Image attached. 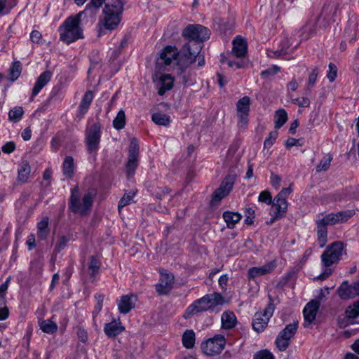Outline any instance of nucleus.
Listing matches in <instances>:
<instances>
[{
	"instance_id": "f257e3e1",
	"label": "nucleus",
	"mask_w": 359,
	"mask_h": 359,
	"mask_svg": "<svg viewBox=\"0 0 359 359\" xmlns=\"http://www.w3.org/2000/svg\"><path fill=\"white\" fill-rule=\"evenodd\" d=\"M210 31L201 25H189L182 31V36L190 40L183 46L185 66L189 67L196 60V57L199 54L201 46L199 42L209 39Z\"/></svg>"
},
{
	"instance_id": "f03ea898",
	"label": "nucleus",
	"mask_w": 359,
	"mask_h": 359,
	"mask_svg": "<svg viewBox=\"0 0 359 359\" xmlns=\"http://www.w3.org/2000/svg\"><path fill=\"white\" fill-rule=\"evenodd\" d=\"M124 3L121 0H106L102 17L98 22V36L104 34V30L115 29L121 20Z\"/></svg>"
},
{
	"instance_id": "7ed1b4c3",
	"label": "nucleus",
	"mask_w": 359,
	"mask_h": 359,
	"mask_svg": "<svg viewBox=\"0 0 359 359\" xmlns=\"http://www.w3.org/2000/svg\"><path fill=\"white\" fill-rule=\"evenodd\" d=\"M292 193L291 187L283 188L275 197L272 201V196L269 191H262L258 197V201L262 203H265L268 205L272 203L271 207V219L269 222L272 224L275 220L281 218L285 214L287 209V203L286 198Z\"/></svg>"
},
{
	"instance_id": "20e7f679",
	"label": "nucleus",
	"mask_w": 359,
	"mask_h": 359,
	"mask_svg": "<svg viewBox=\"0 0 359 359\" xmlns=\"http://www.w3.org/2000/svg\"><path fill=\"white\" fill-rule=\"evenodd\" d=\"M226 301L224 297L218 292L208 294L195 300L185 310L183 317L189 319L208 310H213L216 306L223 305Z\"/></svg>"
},
{
	"instance_id": "39448f33",
	"label": "nucleus",
	"mask_w": 359,
	"mask_h": 359,
	"mask_svg": "<svg viewBox=\"0 0 359 359\" xmlns=\"http://www.w3.org/2000/svg\"><path fill=\"white\" fill-rule=\"evenodd\" d=\"M354 210L340 211L336 213L332 212L326 215L322 219L316 221L318 241L320 248H323L327 241V225H334L338 223L346 222L353 215Z\"/></svg>"
},
{
	"instance_id": "423d86ee",
	"label": "nucleus",
	"mask_w": 359,
	"mask_h": 359,
	"mask_svg": "<svg viewBox=\"0 0 359 359\" xmlns=\"http://www.w3.org/2000/svg\"><path fill=\"white\" fill-rule=\"evenodd\" d=\"M81 15V13L76 17L68 18L60 27V39L67 44L82 38L81 29L79 25Z\"/></svg>"
},
{
	"instance_id": "0eeeda50",
	"label": "nucleus",
	"mask_w": 359,
	"mask_h": 359,
	"mask_svg": "<svg viewBox=\"0 0 359 359\" xmlns=\"http://www.w3.org/2000/svg\"><path fill=\"white\" fill-rule=\"evenodd\" d=\"M71 196L69 199V209L74 213H81L85 215L90 208L93 201V194L90 191L86 192L81 201L79 196V189L75 186L71 190Z\"/></svg>"
},
{
	"instance_id": "6e6552de",
	"label": "nucleus",
	"mask_w": 359,
	"mask_h": 359,
	"mask_svg": "<svg viewBox=\"0 0 359 359\" xmlns=\"http://www.w3.org/2000/svg\"><path fill=\"white\" fill-rule=\"evenodd\" d=\"M184 53L183 48L180 55L179 52L175 47L168 46L163 48L158 59V64L170 66L172 64L176 65L177 69L187 68L185 65Z\"/></svg>"
},
{
	"instance_id": "1a4fd4ad",
	"label": "nucleus",
	"mask_w": 359,
	"mask_h": 359,
	"mask_svg": "<svg viewBox=\"0 0 359 359\" xmlns=\"http://www.w3.org/2000/svg\"><path fill=\"white\" fill-rule=\"evenodd\" d=\"M226 345V339L222 334H217L202 343L203 352L210 356H215L222 353Z\"/></svg>"
},
{
	"instance_id": "9d476101",
	"label": "nucleus",
	"mask_w": 359,
	"mask_h": 359,
	"mask_svg": "<svg viewBox=\"0 0 359 359\" xmlns=\"http://www.w3.org/2000/svg\"><path fill=\"white\" fill-rule=\"evenodd\" d=\"M343 248V244L341 242H334L329 245L321 255L323 266L329 267L337 263L342 255Z\"/></svg>"
},
{
	"instance_id": "9b49d317",
	"label": "nucleus",
	"mask_w": 359,
	"mask_h": 359,
	"mask_svg": "<svg viewBox=\"0 0 359 359\" xmlns=\"http://www.w3.org/2000/svg\"><path fill=\"white\" fill-rule=\"evenodd\" d=\"M297 327L298 321H294L292 323L287 325L285 327L279 332L276 340V344L279 351H284L287 348L290 341L295 334Z\"/></svg>"
},
{
	"instance_id": "f8f14e48",
	"label": "nucleus",
	"mask_w": 359,
	"mask_h": 359,
	"mask_svg": "<svg viewBox=\"0 0 359 359\" xmlns=\"http://www.w3.org/2000/svg\"><path fill=\"white\" fill-rule=\"evenodd\" d=\"M274 311V304L271 300L264 312H257L255 314L252 327L257 332H262L268 325L270 318Z\"/></svg>"
},
{
	"instance_id": "ddd939ff",
	"label": "nucleus",
	"mask_w": 359,
	"mask_h": 359,
	"mask_svg": "<svg viewBox=\"0 0 359 359\" xmlns=\"http://www.w3.org/2000/svg\"><path fill=\"white\" fill-rule=\"evenodd\" d=\"M236 182L235 175H228L222 182L219 188H217L212 196V201L218 203L225 196H226L232 190Z\"/></svg>"
},
{
	"instance_id": "4468645a",
	"label": "nucleus",
	"mask_w": 359,
	"mask_h": 359,
	"mask_svg": "<svg viewBox=\"0 0 359 359\" xmlns=\"http://www.w3.org/2000/svg\"><path fill=\"white\" fill-rule=\"evenodd\" d=\"M100 140V126L93 123L86 132V145L89 151L93 152L98 148Z\"/></svg>"
},
{
	"instance_id": "2eb2a0df",
	"label": "nucleus",
	"mask_w": 359,
	"mask_h": 359,
	"mask_svg": "<svg viewBox=\"0 0 359 359\" xmlns=\"http://www.w3.org/2000/svg\"><path fill=\"white\" fill-rule=\"evenodd\" d=\"M250 103V98L248 96L243 97L236 103V113L239 118L238 123L241 127L246 126L248 123Z\"/></svg>"
},
{
	"instance_id": "dca6fc26",
	"label": "nucleus",
	"mask_w": 359,
	"mask_h": 359,
	"mask_svg": "<svg viewBox=\"0 0 359 359\" xmlns=\"http://www.w3.org/2000/svg\"><path fill=\"white\" fill-rule=\"evenodd\" d=\"M137 297L133 294L122 295L117 300V306L120 313L127 314L135 306Z\"/></svg>"
},
{
	"instance_id": "f3484780",
	"label": "nucleus",
	"mask_w": 359,
	"mask_h": 359,
	"mask_svg": "<svg viewBox=\"0 0 359 359\" xmlns=\"http://www.w3.org/2000/svg\"><path fill=\"white\" fill-rule=\"evenodd\" d=\"M159 283L156 285V290L159 294H166L172 288L174 284V276L167 272L161 273Z\"/></svg>"
},
{
	"instance_id": "a211bd4d",
	"label": "nucleus",
	"mask_w": 359,
	"mask_h": 359,
	"mask_svg": "<svg viewBox=\"0 0 359 359\" xmlns=\"http://www.w3.org/2000/svg\"><path fill=\"white\" fill-rule=\"evenodd\" d=\"M320 306L318 301L311 300L305 306L303 313L304 317V327H309L316 319Z\"/></svg>"
},
{
	"instance_id": "6ab92c4d",
	"label": "nucleus",
	"mask_w": 359,
	"mask_h": 359,
	"mask_svg": "<svg viewBox=\"0 0 359 359\" xmlns=\"http://www.w3.org/2000/svg\"><path fill=\"white\" fill-rule=\"evenodd\" d=\"M276 261L272 260L263 266L249 269L248 275L249 278L254 279L258 276L270 273L276 269Z\"/></svg>"
},
{
	"instance_id": "aec40b11",
	"label": "nucleus",
	"mask_w": 359,
	"mask_h": 359,
	"mask_svg": "<svg viewBox=\"0 0 359 359\" xmlns=\"http://www.w3.org/2000/svg\"><path fill=\"white\" fill-rule=\"evenodd\" d=\"M101 265V259L97 256L92 255L90 257L88 262L87 273L92 283L97 280Z\"/></svg>"
},
{
	"instance_id": "412c9836",
	"label": "nucleus",
	"mask_w": 359,
	"mask_h": 359,
	"mask_svg": "<svg viewBox=\"0 0 359 359\" xmlns=\"http://www.w3.org/2000/svg\"><path fill=\"white\" fill-rule=\"evenodd\" d=\"M125 330L120 318L113 319L110 323H106L104 327L105 334L109 338H115Z\"/></svg>"
},
{
	"instance_id": "4be33fe9",
	"label": "nucleus",
	"mask_w": 359,
	"mask_h": 359,
	"mask_svg": "<svg viewBox=\"0 0 359 359\" xmlns=\"http://www.w3.org/2000/svg\"><path fill=\"white\" fill-rule=\"evenodd\" d=\"M52 73L50 71H45L39 75L32 89L31 99L36 96L41 90L50 81Z\"/></svg>"
},
{
	"instance_id": "5701e85b",
	"label": "nucleus",
	"mask_w": 359,
	"mask_h": 359,
	"mask_svg": "<svg viewBox=\"0 0 359 359\" xmlns=\"http://www.w3.org/2000/svg\"><path fill=\"white\" fill-rule=\"evenodd\" d=\"M339 296L342 299L354 298L358 296L355 285H350L347 281L343 282L337 290Z\"/></svg>"
},
{
	"instance_id": "b1692460",
	"label": "nucleus",
	"mask_w": 359,
	"mask_h": 359,
	"mask_svg": "<svg viewBox=\"0 0 359 359\" xmlns=\"http://www.w3.org/2000/svg\"><path fill=\"white\" fill-rule=\"evenodd\" d=\"M232 53L237 57H243L247 53V43L241 36H236L233 41Z\"/></svg>"
},
{
	"instance_id": "393cba45",
	"label": "nucleus",
	"mask_w": 359,
	"mask_h": 359,
	"mask_svg": "<svg viewBox=\"0 0 359 359\" xmlns=\"http://www.w3.org/2000/svg\"><path fill=\"white\" fill-rule=\"evenodd\" d=\"M62 173L67 179H72L75 172L74 160L72 156H66L62 163Z\"/></svg>"
},
{
	"instance_id": "a878e982",
	"label": "nucleus",
	"mask_w": 359,
	"mask_h": 359,
	"mask_svg": "<svg viewBox=\"0 0 359 359\" xmlns=\"http://www.w3.org/2000/svg\"><path fill=\"white\" fill-rule=\"evenodd\" d=\"M49 218L48 217H43L37 223V236L41 240H45L48 237L50 229H49Z\"/></svg>"
},
{
	"instance_id": "bb28decb",
	"label": "nucleus",
	"mask_w": 359,
	"mask_h": 359,
	"mask_svg": "<svg viewBox=\"0 0 359 359\" xmlns=\"http://www.w3.org/2000/svg\"><path fill=\"white\" fill-rule=\"evenodd\" d=\"M173 78L169 74H165L161 76L159 80L160 87L158 93L159 95H163L165 93L173 87Z\"/></svg>"
},
{
	"instance_id": "cd10ccee",
	"label": "nucleus",
	"mask_w": 359,
	"mask_h": 359,
	"mask_svg": "<svg viewBox=\"0 0 359 359\" xmlns=\"http://www.w3.org/2000/svg\"><path fill=\"white\" fill-rule=\"evenodd\" d=\"M223 218L229 229L234 228L235 225L240 222L242 216L238 212L225 211L223 213Z\"/></svg>"
},
{
	"instance_id": "c85d7f7f",
	"label": "nucleus",
	"mask_w": 359,
	"mask_h": 359,
	"mask_svg": "<svg viewBox=\"0 0 359 359\" xmlns=\"http://www.w3.org/2000/svg\"><path fill=\"white\" fill-rule=\"evenodd\" d=\"M93 97L94 94L93 91L88 90L87 92H86L79 107V114L81 116H83L88 110V108L93 101Z\"/></svg>"
},
{
	"instance_id": "c756f323",
	"label": "nucleus",
	"mask_w": 359,
	"mask_h": 359,
	"mask_svg": "<svg viewBox=\"0 0 359 359\" xmlns=\"http://www.w3.org/2000/svg\"><path fill=\"white\" fill-rule=\"evenodd\" d=\"M222 326L224 329L233 328L236 324V317L231 311H225L221 317Z\"/></svg>"
},
{
	"instance_id": "7c9ffc66",
	"label": "nucleus",
	"mask_w": 359,
	"mask_h": 359,
	"mask_svg": "<svg viewBox=\"0 0 359 359\" xmlns=\"http://www.w3.org/2000/svg\"><path fill=\"white\" fill-rule=\"evenodd\" d=\"M31 172V168L27 161H22L18 168V180L21 183L27 182Z\"/></svg>"
},
{
	"instance_id": "2f4dec72",
	"label": "nucleus",
	"mask_w": 359,
	"mask_h": 359,
	"mask_svg": "<svg viewBox=\"0 0 359 359\" xmlns=\"http://www.w3.org/2000/svg\"><path fill=\"white\" fill-rule=\"evenodd\" d=\"M195 341V332L192 330H187L182 337L183 346L187 348H191L194 346Z\"/></svg>"
},
{
	"instance_id": "473e14b6",
	"label": "nucleus",
	"mask_w": 359,
	"mask_h": 359,
	"mask_svg": "<svg viewBox=\"0 0 359 359\" xmlns=\"http://www.w3.org/2000/svg\"><path fill=\"white\" fill-rule=\"evenodd\" d=\"M184 69L185 68L180 69L181 72L177 76L179 82L185 86H191L194 84L196 81L194 74L190 72L183 71Z\"/></svg>"
},
{
	"instance_id": "72a5a7b5",
	"label": "nucleus",
	"mask_w": 359,
	"mask_h": 359,
	"mask_svg": "<svg viewBox=\"0 0 359 359\" xmlns=\"http://www.w3.org/2000/svg\"><path fill=\"white\" fill-rule=\"evenodd\" d=\"M287 114L285 109H278L275 114V128H280L287 121Z\"/></svg>"
},
{
	"instance_id": "f704fd0d",
	"label": "nucleus",
	"mask_w": 359,
	"mask_h": 359,
	"mask_svg": "<svg viewBox=\"0 0 359 359\" xmlns=\"http://www.w3.org/2000/svg\"><path fill=\"white\" fill-rule=\"evenodd\" d=\"M24 114V110L22 107H15L8 112V119L11 122L17 123L20 121Z\"/></svg>"
},
{
	"instance_id": "c9c22d12",
	"label": "nucleus",
	"mask_w": 359,
	"mask_h": 359,
	"mask_svg": "<svg viewBox=\"0 0 359 359\" xmlns=\"http://www.w3.org/2000/svg\"><path fill=\"white\" fill-rule=\"evenodd\" d=\"M22 71L21 63L20 62H14L8 69L9 79L15 81L20 75Z\"/></svg>"
},
{
	"instance_id": "e433bc0d",
	"label": "nucleus",
	"mask_w": 359,
	"mask_h": 359,
	"mask_svg": "<svg viewBox=\"0 0 359 359\" xmlns=\"http://www.w3.org/2000/svg\"><path fill=\"white\" fill-rule=\"evenodd\" d=\"M40 328L45 333L53 334L57 331V325L50 320H46L40 323Z\"/></svg>"
},
{
	"instance_id": "4c0bfd02",
	"label": "nucleus",
	"mask_w": 359,
	"mask_h": 359,
	"mask_svg": "<svg viewBox=\"0 0 359 359\" xmlns=\"http://www.w3.org/2000/svg\"><path fill=\"white\" fill-rule=\"evenodd\" d=\"M152 121L157 125L167 126L170 124V118L164 114L155 113L152 115Z\"/></svg>"
},
{
	"instance_id": "58836bf2",
	"label": "nucleus",
	"mask_w": 359,
	"mask_h": 359,
	"mask_svg": "<svg viewBox=\"0 0 359 359\" xmlns=\"http://www.w3.org/2000/svg\"><path fill=\"white\" fill-rule=\"evenodd\" d=\"M332 160L331 154L325 155L323 159L320 161L319 164L317 165L316 169V172H320L321 171H326L328 170L330 165V163Z\"/></svg>"
},
{
	"instance_id": "ea45409f",
	"label": "nucleus",
	"mask_w": 359,
	"mask_h": 359,
	"mask_svg": "<svg viewBox=\"0 0 359 359\" xmlns=\"http://www.w3.org/2000/svg\"><path fill=\"white\" fill-rule=\"evenodd\" d=\"M125 124V112L123 110H120L113 121V126L116 129L120 130L124 128Z\"/></svg>"
},
{
	"instance_id": "a19ab883",
	"label": "nucleus",
	"mask_w": 359,
	"mask_h": 359,
	"mask_svg": "<svg viewBox=\"0 0 359 359\" xmlns=\"http://www.w3.org/2000/svg\"><path fill=\"white\" fill-rule=\"evenodd\" d=\"M353 191L352 189H346L339 193H337L334 195V201H347L351 198H355V196H352Z\"/></svg>"
},
{
	"instance_id": "79ce46f5",
	"label": "nucleus",
	"mask_w": 359,
	"mask_h": 359,
	"mask_svg": "<svg viewBox=\"0 0 359 359\" xmlns=\"http://www.w3.org/2000/svg\"><path fill=\"white\" fill-rule=\"evenodd\" d=\"M135 195V192L134 191H130L128 194H125L118 203V210L120 211V210L122 208L129 205L133 201Z\"/></svg>"
},
{
	"instance_id": "37998d69",
	"label": "nucleus",
	"mask_w": 359,
	"mask_h": 359,
	"mask_svg": "<svg viewBox=\"0 0 359 359\" xmlns=\"http://www.w3.org/2000/svg\"><path fill=\"white\" fill-rule=\"evenodd\" d=\"M137 166V158L135 157H128L126 164V172L128 175H133Z\"/></svg>"
},
{
	"instance_id": "c03bdc74",
	"label": "nucleus",
	"mask_w": 359,
	"mask_h": 359,
	"mask_svg": "<svg viewBox=\"0 0 359 359\" xmlns=\"http://www.w3.org/2000/svg\"><path fill=\"white\" fill-rule=\"evenodd\" d=\"M318 74V70L317 68H314L311 72L310 73L307 82V87L306 88V90L309 92L311 89L313 88V86L315 85L317 76Z\"/></svg>"
},
{
	"instance_id": "a18cd8bd",
	"label": "nucleus",
	"mask_w": 359,
	"mask_h": 359,
	"mask_svg": "<svg viewBox=\"0 0 359 359\" xmlns=\"http://www.w3.org/2000/svg\"><path fill=\"white\" fill-rule=\"evenodd\" d=\"M346 316L349 318H355L359 316V302H355L352 306H349L346 311Z\"/></svg>"
},
{
	"instance_id": "49530a36",
	"label": "nucleus",
	"mask_w": 359,
	"mask_h": 359,
	"mask_svg": "<svg viewBox=\"0 0 359 359\" xmlns=\"http://www.w3.org/2000/svg\"><path fill=\"white\" fill-rule=\"evenodd\" d=\"M128 152V157L133 156L137 158L139 154V146L136 139L131 140Z\"/></svg>"
},
{
	"instance_id": "de8ad7c7",
	"label": "nucleus",
	"mask_w": 359,
	"mask_h": 359,
	"mask_svg": "<svg viewBox=\"0 0 359 359\" xmlns=\"http://www.w3.org/2000/svg\"><path fill=\"white\" fill-rule=\"evenodd\" d=\"M280 71V67L277 65H273L272 67L268 68L267 69L262 71L260 74L261 76L264 79H267L270 78L271 76H274L276 73H278Z\"/></svg>"
},
{
	"instance_id": "09e8293b",
	"label": "nucleus",
	"mask_w": 359,
	"mask_h": 359,
	"mask_svg": "<svg viewBox=\"0 0 359 359\" xmlns=\"http://www.w3.org/2000/svg\"><path fill=\"white\" fill-rule=\"evenodd\" d=\"M337 74V68L336 65L333 63H330L329 65V70L327 74V76L330 82L334 81Z\"/></svg>"
},
{
	"instance_id": "8fccbe9b",
	"label": "nucleus",
	"mask_w": 359,
	"mask_h": 359,
	"mask_svg": "<svg viewBox=\"0 0 359 359\" xmlns=\"http://www.w3.org/2000/svg\"><path fill=\"white\" fill-rule=\"evenodd\" d=\"M278 137V133L276 131L271 132L269 135V137L266 138L264 143V148H270L274 143L276 139Z\"/></svg>"
},
{
	"instance_id": "3c124183",
	"label": "nucleus",
	"mask_w": 359,
	"mask_h": 359,
	"mask_svg": "<svg viewBox=\"0 0 359 359\" xmlns=\"http://www.w3.org/2000/svg\"><path fill=\"white\" fill-rule=\"evenodd\" d=\"M292 102L299 107H309L310 106V100L308 97L292 99Z\"/></svg>"
},
{
	"instance_id": "603ef678",
	"label": "nucleus",
	"mask_w": 359,
	"mask_h": 359,
	"mask_svg": "<svg viewBox=\"0 0 359 359\" xmlns=\"http://www.w3.org/2000/svg\"><path fill=\"white\" fill-rule=\"evenodd\" d=\"M253 359H274V358L269 351L263 350L257 353Z\"/></svg>"
},
{
	"instance_id": "864d4df0",
	"label": "nucleus",
	"mask_w": 359,
	"mask_h": 359,
	"mask_svg": "<svg viewBox=\"0 0 359 359\" xmlns=\"http://www.w3.org/2000/svg\"><path fill=\"white\" fill-rule=\"evenodd\" d=\"M30 39L33 43H40L42 41V35L40 32L33 30L30 34Z\"/></svg>"
},
{
	"instance_id": "5fc2aeb1",
	"label": "nucleus",
	"mask_w": 359,
	"mask_h": 359,
	"mask_svg": "<svg viewBox=\"0 0 359 359\" xmlns=\"http://www.w3.org/2000/svg\"><path fill=\"white\" fill-rule=\"evenodd\" d=\"M281 178L278 175L272 173L271 175V184L276 189H278L280 186Z\"/></svg>"
},
{
	"instance_id": "6e6d98bb",
	"label": "nucleus",
	"mask_w": 359,
	"mask_h": 359,
	"mask_svg": "<svg viewBox=\"0 0 359 359\" xmlns=\"http://www.w3.org/2000/svg\"><path fill=\"white\" fill-rule=\"evenodd\" d=\"M15 144L13 142H7L1 148L2 151L5 154H11L15 150Z\"/></svg>"
},
{
	"instance_id": "4d7b16f0",
	"label": "nucleus",
	"mask_w": 359,
	"mask_h": 359,
	"mask_svg": "<svg viewBox=\"0 0 359 359\" xmlns=\"http://www.w3.org/2000/svg\"><path fill=\"white\" fill-rule=\"evenodd\" d=\"M76 333L81 341L86 342L88 340V333L83 328L79 327Z\"/></svg>"
},
{
	"instance_id": "13d9d810",
	"label": "nucleus",
	"mask_w": 359,
	"mask_h": 359,
	"mask_svg": "<svg viewBox=\"0 0 359 359\" xmlns=\"http://www.w3.org/2000/svg\"><path fill=\"white\" fill-rule=\"evenodd\" d=\"M332 269H329L328 267H326V269H325L323 270V271L318 276L315 278L314 279L318 280H325L327 278H328L332 274Z\"/></svg>"
},
{
	"instance_id": "bf43d9fd",
	"label": "nucleus",
	"mask_w": 359,
	"mask_h": 359,
	"mask_svg": "<svg viewBox=\"0 0 359 359\" xmlns=\"http://www.w3.org/2000/svg\"><path fill=\"white\" fill-rule=\"evenodd\" d=\"M67 242L68 239L65 236L60 237L56 244L55 248L58 251L62 250L67 245Z\"/></svg>"
},
{
	"instance_id": "052dcab7",
	"label": "nucleus",
	"mask_w": 359,
	"mask_h": 359,
	"mask_svg": "<svg viewBox=\"0 0 359 359\" xmlns=\"http://www.w3.org/2000/svg\"><path fill=\"white\" fill-rule=\"evenodd\" d=\"M26 244L27 245L29 250L35 248V236L34 234H30L29 236H28Z\"/></svg>"
},
{
	"instance_id": "680f3d73",
	"label": "nucleus",
	"mask_w": 359,
	"mask_h": 359,
	"mask_svg": "<svg viewBox=\"0 0 359 359\" xmlns=\"http://www.w3.org/2000/svg\"><path fill=\"white\" fill-rule=\"evenodd\" d=\"M328 294H329V288L328 287H325V290L320 289L319 290V293L317 296V299H316L315 301H318V302L320 303V302L323 300Z\"/></svg>"
},
{
	"instance_id": "e2e57ef3",
	"label": "nucleus",
	"mask_w": 359,
	"mask_h": 359,
	"mask_svg": "<svg viewBox=\"0 0 359 359\" xmlns=\"http://www.w3.org/2000/svg\"><path fill=\"white\" fill-rule=\"evenodd\" d=\"M221 62L222 63L226 62L228 65L230 67H233L234 66L237 68V69H239V68H242L243 67V64L241 63H239V62H233V61H231V60H226L224 57H223L221 60Z\"/></svg>"
},
{
	"instance_id": "0e129e2a",
	"label": "nucleus",
	"mask_w": 359,
	"mask_h": 359,
	"mask_svg": "<svg viewBox=\"0 0 359 359\" xmlns=\"http://www.w3.org/2000/svg\"><path fill=\"white\" fill-rule=\"evenodd\" d=\"M228 280L229 277L226 274L220 276L219 278V285L222 288H224L226 285Z\"/></svg>"
},
{
	"instance_id": "69168bd1",
	"label": "nucleus",
	"mask_w": 359,
	"mask_h": 359,
	"mask_svg": "<svg viewBox=\"0 0 359 359\" xmlns=\"http://www.w3.org/2000/svg\"><path fill=\"white\" fill-rule=\"evenodd\" d=\"M31 130L29 128H27L22 133V137L25 141L29 140L31 138Z\"/></svg>"
},
{
	"instance_id": "338daca9",
	"label": "nucleus",
	"mask_w": 359,
	"mask_h": 359,
	"mask_svg": "<svg viewBox=\"0 0 359 359\" xmlns=\"http://www.w3.org/2000/svg\"><path fill=\"white\" fill-rule=\"evenodd\" d=\"M59 280H60V276H59L58 273H55L53 276L51 284L50 285V290L54 289L55 285H57L58 283Z\"/></svg>"
},
{
	"instance_id": "774afa93",
	"label": "nucleus",
	"mask_w": 359,
	"mask_h": 359,
	"mask_svg": "<svg viewBox=\"0 0 359 359\" xmlns=\"http://www.w3.org/2000/svg\"><path fill=\"white\" fill-rule=\"evenodd\" d=\"M9 314L8 310L7 308H1L0 309V320H5L8 318Z\"/></svg>"
}]
</instances>
